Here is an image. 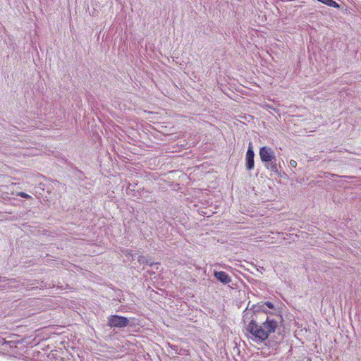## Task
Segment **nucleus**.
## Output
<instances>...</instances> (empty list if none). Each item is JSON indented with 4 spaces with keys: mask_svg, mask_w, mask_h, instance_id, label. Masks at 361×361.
Listing matches in <instances>:
<instances>
[{
    "mask_svg": "<svg viewBox=\"0 0 361 361\" xmlns=\"http://www.w3.org/2000/svg\"><path fill=\"white\" fill-rule=\"evenodd\" d=\"M137 260L138 262L140 263V264H147L150 267H154L155 265H158L159 264V263H154L153 262H152V260L150 259H148L144 256H139L138 258H137Z\"/></svg>",
    "mask_w": 361,
    "mask_h": 361,
    "instance_id": "0eeeda50",
    "label": "nucleus"
},
{
    "mask_svg": "<svg viewBox=\"0 0 361 361\" xmlns=\"http://www.w3.org/2000/svg\"><path fill=\"white\" fill-rule=\"evenodd\" d=\"M17 195L20 197H23V198H25V199H30L31 198V196L29 195L28 194L24 192H19L17 193Z\"/></svg>",
    "mask_w": 361,
    "mask_h": 361,
    "instance_id": "1a4fd4ad",
    "label": "nucleus"
},
{
    "mask_svg": "<svg viewBox=\"0 0 361 361\" xmlns=\"http://www.w3.org/2000/svg\"><path fill=\"white\" fill-rule=\"evenodd\" d=\"M267 308L276 312L274 304L265 302L253 305V309L246 310L243 312V320L251 319L247 330L250 336L249 338L257 343H262L268 338L270 334L275 332L281 317L268 312Z\"/></svg>",
    "mask_w": 361,
    "mask_h": 361,
    "instance_id": "f257e3e1",
    "label": "nucleus"
},
{
    "mask_svg": "<svg viewBox=\"0 0 361 361\" xmlns=\"http://www.w3.org/2000/svg\"><path fill=\"white\" fill-rule=\"evenodd\" d=\"M289 164L291 167L295 168L297 166V161L291 159L289 162Z\"/></svg>",
    "mask_w": 361,
    "mask_h": 361,
    "instance_id": "9d476101",
    "label": "nucleus"
},
{
    "mask_svg": "<svg viewBox=\"0 0 361 361\" xmlns=\"http://www.w3.org/2000/svg\"><path fill=\"white\" fill-rule=\"evenodd\" d=\"M265 164V166L268 170H270L271 171L275 173H279V169L276 164V158L274 161H269Z\"/></svg>",
    "mask_w": 361,
    "mask_h": 361,
    "instance_id": "423d86ee",
    "label": "nucleus"
},
{
    "mask_svg": "<svg viewBox=\"0 0 361 361\" xmlns=\"http://www.w3.org/2000/svg\"><path fill=\"white\" fill-rule=\"evenodd\" d=\"M214 276L223 284H228L231 281V278L225 271H214Z\"/></svg>",
    "mask_w": 361,
    "mask_h": 361,
    "instance_id": "39448f33",
    "label": "nucleus"
},
{
    "mask_svg": "<svg viewBox=\"0 0 361 361\" xmlns=\"http://www.w3.org/2000/svg\"><path fill=\"white\" fill-rule=\"evenodd\" d=\"M129 324V319L123 316L117 314L108 317V326L111 328H125Z\"/></svg>",
    "mask_w": 361,
    "mask_h": 361,
    "instance_id": "f03ea898",
    "label": "nucleus"
},
{
    "mask_svg": "<svg viewBox=\"0 0 361 361\" xmlns=\"http://www.w3.org/2000/svg\"><path fill=\"white\" fill-rule=\"evenodd\" d=\"M259 157L262 162L274 161L276 159L275 153L271 147H262L259 149Z\"/></svg>",
    "mask_w": 361,
    "mask_h": 361,
    "instance_id": "7ed1b4c3",
    "label": "nucleus"
},
{
    "mask_svg": "<svg viewBox=\"0 0 361 361\" xmlns=\"http://www.w3.org/2000/svg\"><path fill=\"white\" fill-rule=\"evenodd\" d=\"M254 157H255V153L252 149V143L250 142L248 149H247V151L246 153V158H245V160H246L245 165H246V168L248 171H251L254 169V166H255Z\"/></svg>",
    "mask_w": 361,
    "mask_h": 361,
    "instance_id": "20e7f679",
    "label": "nucleus"
},
{
    "mask_svg": "<svg viewBox=\"0 0 361 361\" xmlns=\"http://www.w3.org/2000/svg\"><path fill=\"white\" fill-rule=\"evenodd\" d=\"M13 344V341H6L5 338L0 337V346H3V350H8V347L11 348Z\"/></svg>",
    "mask_w": 361,
    "mask_h": 361,
    "instance_id": "6e6552de",
    "label": "nucleus"
}]
</instances>
